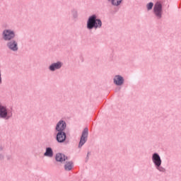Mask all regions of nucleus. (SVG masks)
Returning a JSON list of instances; mask_svg holds the SVG:
<instances>
[{"instance_id":"1","label":"nucleus","mask_w":181,"mask_h":181,"mask_svg":"<svg viewBox=\"0 0 181 181\" xmlns=\"http://www.w3.org/2000/svg\"><path fill=\"white\" fill-rule=\"evenodd\" d=\"M103 25L101 20L97 18V16L93 15L89 17L87 21V28L91 30V29H97Z\"/></svg>"},{"instance_id":"2","label":"nucleus","mask_w":181,"mask_h":181,"mask_svg":"<svg viewBox=\"0 0 181 181\" xmlns=\"http://www.w3.org/2000/svg\"><path fill=\"white\" fill-rule=\"evenodd\" d=\"M152 160L158 170L160 172H165V168L160 166L162 165V160L160 156L158 153H154L152 156Z\"/></svg>"},{"instance_id":"3","label":"nucleus","mask_w":181,"mask_h":181,"mask_svg":"<svg viewBox=\"0 0 181 181\" xmlns=\"http://www.w3.org/2000/svg\"><path fill=\"white\" fill-rule=\"evenodd\" d=\"M12 117V110L6 108L5 106L0 105V118L9 119Z\"/></svg>"},{"instance_id":"4","label":"nucleus","mask_w":181,"mask_h":181,"mask_svg":"<svg viewBox=\"0 0 181 181\" xmlns=\"http://www.w3.org/2000/svg\"><path fill=\"white\" fill-rule=\"evenodd\" d=\"M16 35L15 34V31L12 30H4L2 33V38L6 42H10L11 40H13Z\"/></svg>"},{"instance_id":"5","label":"nucleus","mask_w":181,"mask_h":181,"mask_svg":"<svg viewBox=\"0 0 181 181\" xmlns=\"http://www.w3.org/2000/svg\"><path fill=\"white\" fill-rule=\"evenodd\" d=\"M162 4L160 2L158 1L155 4L153 7V13L156 18L158 19H160L162 18Z\"/></svg>"},{"instance_id":"6","label":"nucleus","mask_w":181,"mask_h":181,"mask_svg":"<svg viewBox=\"0 0 181 181\" xmlns=\"http://www.w3.org/2000/svg\"><path fill=\"white\" fill-rule=\"evenodd\" d=\"M88 138V128L86 127L82 132V134L81 136V139L78 144V148H81L86 142H87V139Z\"/></svg>"},{"instance_id":"7","label":"nucleus","mask_w":181,"mask_h":181,"mask_svg":"<svg viewBox=\"0 0 181 181\" xmlns=\"http://www.w3.org/2000/svg\"><path fill=\"white\" fill-rule=\"evenodd\" d=\"M7 47L12 50V52H18L19 47H18V42L15 40H11L8 41L6 44Z\"/></svg>"},{"instance_id":"8","label":"nucleus","mask_w":181,"mask_h":181,"mask_svg":"<svg viewBox=\"0 0 181 181\" xmlns=\"http://www.w3.org/2000/svg\"><path fill=\"white\" fill-rule=\"evenodd\" d=\"M66 138L67 136L66 135V132H58L56 136V140L59 144H63V142H66Z\"/></svg>"},{"instance_id":"9","label":"nucleus","mask_w":181,"mask_h":181,"mask_svg":"<svg viewBox=\"0 0 181 181\" xmlns=\"http://www.w3.org/2000/svg\"><path fill=\"white\" fill-rule=\"evenodd\" d=\"M57 132H64V129H66V122L61 120L59 121L55 128Z\"/></svg>"},{"instance_id":"10","label":"nucleus","mask_w":181,"mask_h":181,"mask_svg":"<svg viewBox=\"0 0 181 181\" xmlns=\"http://www.w3.org/2000/svg\"><path fill=\"white\" fill-rule=\"evenodd\" d=\"M55 159L57 162H60L61 163H63V162H66V160H67L69 158L62 153H58L56 155Z\"/></svg>"},{"instance_id":"11","label":"nucleus","mask_w":181,"mask_h":181,"mask_svg":"<svg viewBox=\"0 0 181 181\" xmlns=\"http://www.w3.org/2000/svg\"><path fill=\"white\" fill-rule=\"evenodd\" d=\"M62 66H63V64H62V62H58L57 63H54L51 64L49 69L51 71H54L55 70H59V69H62Z\"/></svg>"},{"instance_id":"12","label":"nucleus","mask_w":181,"mask_h":181,"mask_svg":"<svg viewBox=\"0 0 181 181\" xmlns=\"http://www.w3.org/2000/svg\"><path fill=\"white\" fill-rule=\"evenodd\" d=\"M114 83L116 86H122L124 84V78L119 75H117L114 78Z\"/></svg>"},{"instance_id":"13","label":"nucleus","mask_w":181,"mask_h":181,"mask_svg":"<svg viewBox=\"0 0 181 181\" xmlns=\"http://www.w3.org/2000/svg\"><path fill=\"white\" fill-rule=\"evenodd\" d=\"M44 156H48V158L53 157V150L52 149V148L48 147L46 148V151L44 153Z\"/></svg>"},{"instance_id":"14","label":"nucleus","mask_w":181,"mask_h":181,"mask_svg":"<svg viewBox=\"0 0 181 181\" xmlns=\"http://www.w3.org/2000/svg\"><path fill=\"white\" fill-rule=\"evenodd\" d=\"M74 164L72 161L66 162L64 165L65 170H71L73 169Z\"/></svg>"},{"instance_id":"15","label":"nucleus","mask_w":181,"mask_h":181,"mask_svg":"<svg viewBox=\"0 0 181 181\" xmlns=\"http://www.w3.org/2000/svg\"><path fill=\"white\" fill-rule=\"evenodd\" d=\"M108 1L111 2L112 5H114V6H118L121 5L122 0H108Z\"/></svg>"},{"instance_id":"16","label":"nucleus","mask_w":181,"mask_h":181,"mask_svg":"<svg viewBox=\"0 0 181 181\" xmlns=\"http://www.w3.org/2000/svg\"><path fill=\"white\" fill-rule=\"evenodd\" d=\"M147 9L148 11H151L153 8V3L150 2L147 4Z\"/></svg>"},{"instance_id":"17","label":"nucleus","mask_w":181,"mask_h":181,"mask_svg":"<svg viewBox=\"0 0 181 181\" xmlns=\"http://www.w3.org/2000/svg\"><path fill=\"white\" fill-rule=\"evenodd\" d=\"M72 13L74 15V18H77V11H76L74 10L72 11Z\"/></svg>"},{"instance_id":"18","label":"nucleus","mask_w":181,"mask_h":181,"mask_svg":"<svg viewBox=\"0 0 181 181\" xmlns=\"http://www.w3.org/2000/svg\"><path fill=\"white\" fill-rule=\"evenodd\" d=\"M1 71H0V84H2V77L1 76Z\"/></svg>"},{"instance_id":"19","label":"nucleus","mask_w":181,"mask_h":181,"mask_svg":"<svg viewBox=\"0 0 181 181\" xmlns=\"http://www.w3.org/2000/svg\"><path fill=\"white\" fill-rule=\"evenodd\" d=\"M2 159H4V156L3 155H0V160H2Z\"/></svg>"},{"instance_id":"20","label":"nucleus","mask_w":181,"mask_h":181,"mask_svg":"<svg viewBox=\"0 0 181 181\" xmlns=\"http://www.w3.org/2000/svg\"><path fill=\"white\" fill-rule=\"evenodd\" d=\"M2 149H4V148L2 147L1 145H0V151H2Z\"/></svg>"},{"instance_id":"21","label":"nucleus","mask_w":181,"mask_h":181,"mask_svg":"<svg viewBox=\"0 0 181 181\" xmlns=\"http://www.w3.org/2000/svg\"><path fill=\"white\" fill-rule=\"evenodd\" d=\"M88 155H90V153H88L87 158H88Z\"/></svg>"}]
</instances>
